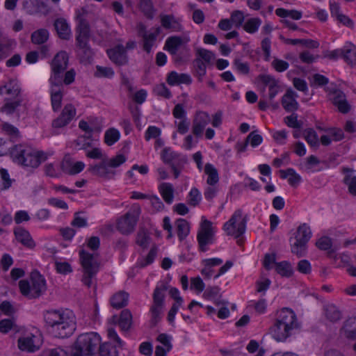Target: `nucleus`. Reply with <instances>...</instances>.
<instances>
[{"label": "nucleus", "mask_w": 356, "mask_h": 356, "mask_svg": "<svg viewBox=\"0 0 356 356\" xmlns=\"http://www.w3.org/2000/svg\"><path fill=\"white\" fill-rule=\"evenodd\" d=\"M44 320L55 337L67 338L76 328L75 316L70 310H48L44 314Z\"/></svg>", "instance_id": "f257e3e1"}, {"label": "nucleus", "mask_w": 356, "mask_h": 356, "mask_svg": "<svg viewBox=\"0 0 356 356\" xmlns=\"http://www.w3.org/2000/svg\"><path fill=\"white\" fill-rule=\"evenodd\" d=\"M299 328L295 313L288 308H283L277 314L274 324L269 328V333L277 341H284Z\"/></svg>", "instance_id": "f03ea898"}, {"label": "nucleus", "mask_w": 356, "mask_h": 356, "mask_svg": "<svg viewBox=\"0 0 356 356\" xmlns=\"http://www.w3.org/2000/svg\"><path fill=\"white\" fill-rule=\"evenodd\" d=\"M77 55L81 63L84 64L90 63L94 52L88 44L90 38V25L86 19L79 18V24L76 29Z\"/></svg>", "instance_id": "7ed1b4c3"}, {"label": "nucleus", "mask_w": 356, "mask_h": 356, "mask_svg": "<svg viewBox=\"0 0 356 356\" xmlns=\"http://www.w3.org/2000/svg\"><path fill=\"white\" fill-rule=\"evenodd\" d=\"M13 160L24 166L37 168L47 159L44 152H36L22 145H15L10 152Z\"/></svg>", "instance_id": "20e7f679"}, {"label": "nucleus", "mask_w": 356, "mask_h": 356, "mask_svg": "<svg viewBox=\"0 0 356 356\" xmlns=\"http://www.w3.org/2000/svg\"><path fill=\"white\" fill-rule=\"evenodd\" d=\"M100 342L101 338L95 332L81 334L74 344L72 356L92 355Z\"/></svg>", "instance_id": "39448f33"}, {"label": "nucleus", "mask_w": 356, "mask_h": 356, "mask_svg": "<svg viewBox=\"0 0 356 356\" xmlns=\"http://www.w3.org/2000/svg\"><path fill=\"white\" fill-rule=\"evenodd\" d=\"M19 287L22 295L30 299L38 298L47 289L44 278L37 271L31 273V282L20 280Z\"/></svg>", "instance_id": "423d86ee"}, {"label": "nucleus", "mask_w": 356, "mask_h": 356, "mask_svg": "<svg viewBox=\"0 0 356 356\" xmlns=\"http://www.w3.org/2000/svg\"><path fill=\"white\" fill-rule=\"evenodd\" d=\"M97 254L89 253L85 250L79 252L80 263L82 267V282L90 287L92 280L97 275L99 269V263L96 257Z\"/></svg>", "instance_id": "0eeeda50"}, {"label": "nucleus", "mask_w": 356, "mask_h": 356, "mask_svg": "<svg viewBox=\"0 0 356 356\" xmlns=\"http://www.w3.org/2000/svg\"><path fill=\"white\" fill-rule=\"evenodd\" d=\"M168 289L167 284L161 283L154 289L153 293V304L150 308V326L155 327L161 318V313L164 305L165 291Z\"/></svg>", "instance_id": "6e6552de"}, {"label": "nucleus", "mask_w": 356, "mask_h": 356, "mask_svg": "<svg viewBox=\"0 0 356 356\" xmlns=\"http://www.w3.org/2000/svg\"><path fill=\"white\" fill-rule=\"evenodd\" d=\"M246 218L243 217L242 211L236 210L230 219L224 224L223 229L229 236L238 238L245 232Z\"/></svg>", "instance_id": "1a4fd4ad"}, {"label": "nucleus", "mask_w": 356, "mask_h": 356, "mask_svg": "<svg viewBox=\"0 0 356 356\" xmlns=\"http://www.w3.org/2000/svg\"><path fill=\"white\" fill-rule=\"evenodd\" d=\"M68 60V55L65 51H59L55 55L51 63V74L49 78L51 84L60 83V76L67 67Z\"/></svg>", "instance_id": "9d476101"}, {"label": "nucleus", "mask_w": 356, "mask_h": 356, "mask_svg": "<svg viewBox=\"0 0 356 356\" xmlns=\"http://www.w3.org/2000/svg\"><path fill=\"white\" fill-rule=\"evenodd\" d=\"M311 236L312 232L309 227L305 223L300 225L297 229L296 241L291 245V252L298 257H302Z\"/></svg>", "instance_id": "9b49d317"}, {"label": "nucleus", "mask_w": 356, "mask_h": 356, "mask_svg": "<svg viewBox=\"0 0 356 356\" xmlns=\"http://www.w3.org/2000/svg\"><path fill=\"white\" fill-rule=\"evenodd\" d=\"M140 209L127 212L117 222V229L123 234H129L135 229L139 218Z\"/></svg>", "instance_id": "f8f14e48"}, {"label": "nucleus", "mask_w": 356, "mask_h": 356, "mask_svg": "<svg viewBox=\"0 0 356 356\" xmlns=\"http://www.w3.org/2000/svg\"><path fill=\"white\" fill-rule=\"evenodd\" d=\"M213 238L214 230L212 227V222L207 219L202 218L197 236L200 250L205 252L207 250L206 246L213 243Z\"/></svg>", "instance_id": "ddd939ff"}, {"label": "nucleus", "mask_w": 356, "mask_h": 356, "mask_svg": "<svg viewBox=\"0 0 356 356\" xmlns=\"http://www.w3.org/2000/svg\"><path fill=\"white\" fill-rule=\"evenodd\" d=\"M210 122L211 118L209 113L204 111H197L193 120V134L197 137H201L205 127Z\"/></svg>", "instance_id": "4468645a"}, {"label": "nucleus", "mask_w": 356, "mask_h": 356, "mask_svg": "<svg viewBox=\"0 0 356 356\" xmlns=\"http://www.w3.org/2000/svg\"><path fill=\"white\" fill-rule=\"evenodd\" d=\"M330 95L332 96L331 99L334 106L342 113H347L350 109V106L348 103L346 95L341 90L339 89H333L330 91Z\"/></svg>", "instance_id": "2eb2a0df"}, {"label": "nucleus", "mask_w": 356, "mask_h": 356, "mask_svg": "<svg viewBox=\"0 0 356 356\" xmlns=\"http://www.w3.org/2000/svg\"><path fill=\"white\" fill-rule=\"evenodd\" d=\"M76 114V110L72 104H67L61 114L55 119L52 122V126L56 128H61L67 124L72 120Z\"/></svg>", "instance_id": "dca6fc26"}, {"label": "nucleus", "mask_w": 356, "mask_h": 356, "mask_svg": "<svg viewBox=\"0 0 356 356\" xmlns=\"http://www.w3.org/2000/svg\"><path fill=\"white\" fill-rule=\"evenodd\" d=\"M109 58L117 65H124L128 63V57L124 47L118 44L113 49L107 50Z\"/></svg>", "instance_id": "f3484780"}, {"label": "nucleus", "mask_w": 356, "mask_h": 356, "mask_svg": "<svg viewBox=\"0 0 356 356\" xmlns=\"http://www.w3.org/2000/svg\"><path fill=\"white\" fill-rule=\"evenodd\" d=\"M18 347L22 350L34 352L39 349V339L33 334L20 337L18 339Z\"/></svg>", "instance_id": "a211bd4d"}, {"label": "nucleus", "mask_w": 356, "mask_h": 356, "mask_svg": "<svg viewBox=\"0 0 356 356\" xmlns=\"http://www.w3.org/2000/svg\"><path fill=\"white\" fill-rule=\"evenodd\" d=\"M296 97H298V95L296 92L291 89L286 90L282 98V105L286 111L291 112L298 108V103L296 101Z\"/></svg>", "instance_id": "6ab92c4d"}, {"label": "nucleus", "mask_w": 356, "mask_h": 356, "mask_svg": "<svg viewBox=\"0 0 356 356\" xmlns=\"http://www.w3.org/2000/svg\"><path fill=\"white\" fill-rule=\"evenodd\" d=\"M16 239L29 248H33L35 243L29 232L22 227H17L14 229Z\"/></svg>", "instance_id": "aec40b11"}, {"label": "nucleus", "mask_w": 356, "mask_h": 356, "mask_svg": "<svg viewBox=\"0 0 356 356\" xmlns=\"http://www.w3.org/2000/svg\"><path fill=\"white\" fill-rule=\"evenodd\" d=\"M54 28L58 37L67 40L70 38L71 31L67 21L64 18H58L54 21Z\"/></svg>", "instance_id": "412c9836"}, {"label": "nucleus", "mask_w": 356, "mask_h": 356, "mask_svg": "<svg viewBox=\"0 0 356 356\" xmlns=\"http://www.w3.org/2000/svg\"><path fill=\"white\" fill-rule=\"evenodd\" d=\"M64 88L51 85V102L52 108L57 111L61 107Z\"/></svg>", "instance_id": "4be33fe9"}, {"label": "nucleus", "mask_w": 356, "mask_h": 356, "mask_svg": "<svg viewBox=\"0 0 356 356\" xmlns=\"http://www.w3.org/2000/svg\"><path fill=\"white\" fill-rule=\"evenodd\" d=\"M161 26L165 29L173 31H181L182 26L177 19L172 15H161Z\"/></svg>", "instance_id": "5701e85b"}, {"label": "nucleus", "mask_w": 356, "mask_h": 356, "mask_svg": "<svg viewBox=\"0 0 356 356\" xmlns=\"http://www.w3.org/2000/svg\"><path fill=\"white\" fill-rule=\"evenodd\" d=\"M129 293L120 291L115 293L111 298V305L115 309H120L128 304Z\"/></svg>", "instance_id": "b1692460"}, {"label": "nucleus", "mask_w": 356, "mask_h": 356, "mask_svg": "<svg viewBox=\"0 0 356 356\" xmlns=\"http://www.w3.org/2000/svg\"><path fill=\"white\" fill-rule=\"evenodd\" d=\"M341 58L348 65H354L356 63V47L353 44L344 46Z\"/></svg>", "instance_id": "393cba45"}, {"label": "nucleus", "mask_w": 356, "mask_h": 356, "mask_svg": "<svg viewBox=\"0 0 356 356\" xmlns=\"http://www.w3.org/2000/svg\"><path fill=\"white\" fill-rule=\"evenodd\" d=\"M159 191L167 204H171L174 199V188L170 183H162L159 186Z\"/></svg>", "instance_id": "a878e982"}, {"label": "nucleus", "mask_w": 356, "mask_h": 356, "mask_svg": "<svg viewBox=\"0 0 356 356\" xmlns=\"http://www.w3.org/2000/svg\"><path fill=\"white\" fill-rule=\"evenodd\" d=\"M324 312L326 318L332 323H336L341 318V312L339 308L332 304L324 307Z\"/></svg>", "instance_id": "bb28decb"}, {"label": "nucleus", "mask_w": 356, "mask_h": 356, "mask_svg": "<svg viewBox=\"0 0 356 356\" xmlns=\"http://www.w3.org/2000/svg\"><path fill=\"white\" fill-rule=\"evenodd\" d=\"M132 324V314L129 309H124L121 312L118 319V325L121 330L127 331L130 329Z\"/></svg>", "instance_id": "cd10ccee"}, {"label": "nucleus", "mask_w": 356, "mask_h": 356, "mask_svg": "<svg viewBox=\"0 0 356 356\" xmlns=\"http://www.w3.org/2000/svg\"><path fill=\"white\" fill-rule=\"evenodd\" d=\"M204 173L208 176L207 183L209 186H214L219 181L217 169L211 163H206Z\"/></svg>", "instance_id": "c85d7f7f"}, {"label": "nucleus", "mask_w": 356, "mask_h": 356, "mask_svg": "<svg viewBox=\"0 0 356 356\" xmlns=\"http://www.w3.org/2000/svg\"><path fill=\"white\" fill-rule=\"evenodd\" d=\"M177 234L180 241H183L189 234L188 222L183 218H179L175 222Z\"/></svg>", "instance_id": "c756f323"}, {"label": "nucleus", "mask_w": 356, "mask_h": 356, "mask_svg": "<svg viewBox=\"0 0 356 356\" xmlns=\"http://www.w3.org/2000/svg\"><path fill=\"white\" fill-rule=\"evenodd\" d=\"M139 8L147 19H152L154 18L156 10L151 0H140Z\"/></svg>", "instance_id": "7c9ffc66"}, {"label": "nucleus", "mask_w": 356, "mask_h": 356, "mask_svg": "<svg viewBox=\"0 0 356 356\" xmlns=\"http://www.w3.org/2000/svg\"><path fill=\"white\" fill-rule=\"evenodd\" d=\"M355 323V318H350L344 322L343 325L341 329V332H343L345 337L348 339H356V328L350 330Z\"/></svg>", "instance_id": "2f4dec72"}, {"label": "nucleus", "mask_w": 356, "mask_h": 356, "mask_svg": "<svg viewBox=\"0 0 356 356\" xmlns=\"http://www.w3.org/2000/svg\"><path fill=\"white\" fill-rule=\"evenodd\" d=\"M49 38V31L45 29H38L31 34V42L37 44H44Z\"/></svg>", "instance_id": "473e14b6"}, {"label": "nucleus", "mask_w": 356, "mask_h": 356, "mask_svg": "<svg viewBox=\"0 0 356 356\" xmlns=\"http://www.w3.org/2000/svg\"><path fill=\"white\" fill-rule=\"evenodd\" d=\"M285 43L293 45L301 44L305 47L311 49H316L319 47L318 42L312 39H287L285 40Z\"/></svg>", "instance_id": "72a5a7b5"}, {"label": "nucleus", "mask_w": 356, "mask_h": 356, "mask_svg": "<svg viewBox=\"0 0 356 356\" xmlns=\"http://www.w3.org/2000/svg\"><path fill=\"white\" fill-rule=\"evenodd\" d=\"M276 272L283 277H289L293 274V268L290 263L281 261L275 263Z\"/></svg>", "instance_id": "f704fd0d"}, {"label": "nucleus", "mask_w": 356, "mask_h": 356, "mask_svg": "<svg viewBox=\"0 0 356 356\" xmlns=\"http://www.w3.org/2000/svg\"><path fill=\"white\" fill-rule=\"evenodd\" d=\"M305 139L312 147L318 146V138L316 132L312 128L306 129L303 132Z\"/></svg>", "instance_id": "c9c22d12"}, {"label": "nucleus", "mask_w": 356, "mask_h": 356, "mask_svg": "<svg viewBox=\"0 0 356 356\" xmlns=\"http://www.w3.org/2000/svg\"><path fill=\"white\" fill-rule=\"evenodd\" d=\"M5 104L1 108V111L8 114H12L15 109L22 104V98H16L15 101H10L9 99H5Z\"/></svg>", "instance_id": "e433bc0d"}, {"label": "nucleus", "mask_w": 356, "mask_h": 356, "mask_svg": "<svg viewBox=\"0 0 356 356\" xmlns=\"http://www.w3.org/2000/svg\"><path fill=\"white\" fill-rule=\"evenodd\" d=\"M179 155L170 150V148H164L162 151L161 158L165 163L170 165L175 164V161L178 159Z\"/></svg>", "instance_id": "4c0bfd02"}, {"label": "nucleus", "mask_w": 356, "mask_h": 356, "mask_svg": "<svg viewBox=\"0 0 356 356\" xmlns=\"http://www.w3.org/2000/svg\"><path fill=\"white\" fill-rule=\"evenodd\" d=\"M150 237L147 229L140 228L137 234L136 243L142 247L146 248L149 244Z\"/></svg>", "instance_id": "58836bf2"}, {"label": "nucleus", "mask_w": 356, "mask_h": 356, "mask_svg": "<svg viewBox=\"0 0 356 356\" xmlns=\"http://www.w3.org/2000/svg\"><path fill=\"white\" fill-rule=\"evenodd\" d=\"M261 24V20L258 17L250 18L243 25L245 31L250 33H254L257 31Z\"/></svg>", "instance_id": "ea45409f"}, {"label": "nucleus", "mask_w": 356, "mask_h": 356, "mask_svg": "<svg viewBox=\"0 0 356 356\" xmlns=\"http://www.w3.org/2000/svg\"><path fill=\"white\" fill-rule=\"evenodd\" d=\"M106 165H108L106 161H102L99 165L90 166L89 170L94 175L106 177L108 173Z\"/></svg>", "instance_id": "a19ab883"}, {"label": "nucleus", "mask_w": 356, "mask_h": 356, "mask_svg": "<svg viewBox=\"0 0 356 356\" xmlns=\"http://www.w3.org/2000/svg\"><path fill=\"white\" fill-rule=\"evenodd\" d=\"M75 75H76V73H75L74 70L71 69V70L67 71L65 73V74H64V73H62V75L60 76H61L60 83H59L58 85L57 84H51V85L58 86L60 88H64L63 84L70 85L74 82Z\"/></svg>", "instance_id": "79ce46f5"}, {"label": "nucleus", "mask_w": 356, "mask_h": 356, "mask_svg": "<svg viewBox=\"0 0 356 356\" xmlns=\"http://www.w3.org/2000/svg\"><path fill=\"white\" fill-rule=\"evenodd\" d=\"M120 138V132L113 128L109 129L105 133L104 142L111 146L117 142Z\"/></svg>", "instance_id": "37998d69"}, {"label": "nucleus", "mask_w": 356, "mask_h": 356, "mask_svg": "<svg viewBox=\"0 0 356 356\" xmlns=\"http://www.w3.org/2000/svg\"><path fill=\"white\" fill-rule=\"evenodd\" d=\"M99 353L100 356H118V351L111 343H99Z\"/></svg>", "instance_id": "c03bdc74"}, {"label": "nucleus", "mask_w": 356, "mask_h": 356, "mask_svg": "<svg viewBox=\"0 0 356 356\" xmlns=\"http://www.w3.org/2000/svg\"><path fill=\"white\" fill-rule=\"evenodd\" d=\"M193 66L199 80L202 81V77L206 74V65L200 58H195L193 61Z\"/></svg>", "instance_id": "a18cd8bd"}, {"label": "nucleus", "mask_w": 356, "mask_h": 356, "mask_svg": "<svg viewBox=\"0 0 356 356\" xmlns=\"http://www.w3.org/2000/svg\"><path fill=\"white\" fill-rule=\"evenodd\" d=\"M343 181L348 187V192L356 196V176L351 174L346 175Z\"/></svg>", "instance_id": "49530a36"}, {"label": "nucleus", "mask_w": 356, "mask_h": 356, "mask_svg": "<svg viewBox=\"0 0 356 356\" xmlns=\"http://www.w3.org/2000/svg\"><path fill=\"white\" fill-rule=\"evenodd\" d=\"M38 356H67V353L60 347L43 350Z\"/></svg>", "instance_id": "de8ad7c7"}, {"label": "nucleus", "mask_w": 356, "mask_h": 356, "mask_svg": "<svg viewBox=\"0 0 356 356\" xmlns=\"http://www.w3.org/2000/svg\"><path fill=\"white\" fill-rule=\"evenodd\" d=\"M245 139L252 147L258 146L263 141L262 136L257 134V130L250 132Z\"/></svg>", "instance_id": "09e8293b"}, {"label": "nucleus", "mask_w": 356, "mask_h": 356, "mask_svg": "<svg viewBox=\"0 0 356 356\" xmlns=\"http://www.w3.org/2000/svg\"><path fill=\"white\" fill-rule=\"evenodd\" d=\"M201 200L200 193L196 188H193L189 194L188 203L193 207L197 206Z\"/></svg>", "instance_id": "8fccbe9b"}, {"label": "nucleus", "mask_w": 356, "mask_h": 356, "mask_svg": "<svg viewBox=\"0 0 356 356\" xmlns=\"http://www.w3.org/2000/svg\"><path fill=\"white\" fill-rule=\"evenodd\" d=\"M285 123L289 127L294 129H300L302 125L301 121L298 120V116L296 114L293 113L289 116L284 118Z\"/></svg>", "instance_id": "3c124183"}, {"label": "nucleus", "mask_w": 356, "mask_h": 356, "mask_svg": "<svg viewBox=\"0 0 356 356\" xmlns=\"http://www.w3.org/2000/svg\"><path fill=\"white\" fill-rule=\"evenodd\" d=\"M90 138L91 135L87 136H81L78 137V138L74 141V143L76 146L79 147V149H86L92 145L90 142L87 141Z\"/></svg>", "instance_id": "603ef678"}, {"label": "nucleus", "mask_w": 356, "mask_h": 356, "mask_svg": "<svg viewBox=\"0 0 356 356\" xmlns=\"http://www.w3.org/2000/svg\"><path fill=\"white\" fill-rule=\"evenodd\" d=\"M114 72L111 67L97 66L96 76L111 78Z\"/></svg>", "instance_id": "864d4df0"}, {"label": "nucleus", "mask_w": 356, "mask_h": 356, "mask_svg": "<svg viewBox=\"0 0 356 356\" xmlns=\"http://www.w3.org/2000/svg\"><path fill=\"white\" fill-rule=\"evenodd\" d=\"M56 270L58 273L66 275L72 271L70 264L66 261L55 263Z\"/></svg>", "instance_id": "5fc2aeb1"}, {"label": "nucleus", "mask_w": 356, "mask_h": 356, "mask_svg": "<svg viewBox=\"0 0 356 356\" xmlns=\"http://www.w3.org/2000/svg\"><path fill=\"white\" fill-rule=\"evenodd\" d=\"M182 40L178 36H172L167 39L165 42V49H178L181 44Z\"/></svg>", "instance_id": "6e6d98bb"}, {"label": "nucleus", "mask_w": 356, "mask_h": 356, "mask_svg": "<svg viewBox=\"0 0 356 356\" xmlns=\"http://www.w3.org/2000/svg\"><path fill=\"white\" fill-rule=\"evenodd\" d=\"M6 89V93L7 95H12L15 98L22 97L20 95L21 90L18 86H13L12 88L8 87V86L4 85L0 87V94L3 95V90Z\"/></svg>", "instance_id": "4d7b16f0"}, {"label": "nucleus", "mask_w": 356, "mask_h": 356, "mask_svg": "<svg viewBox=\"0 0 356 356\" xmlns=\"http://www.w3.org/2000/svg\"><path fill=\"white\" fill-rule=\"evenodd\" d=\"M272 66L277 72H282L286 70L289 65L286 61L275 58L272 62Z\"/></svg>", "instance_id": "13d9d810"}, {"label": "nucleus", "mask_w": 356, "mask_h": 356, "mask_svg": "<svg viewBox=\"0 0 356 356\" xmlns=\"http://www.w3.org/2000/svg\"><path fill=\"white\" fill-rule=\"evenodd\" d=\"M3 130L13 138H18L19 136L18 129L9 123H4L3 124Z\"/></svg>", "instance_id": "bf43d9fd"}, {"label": "nucleus", "mask_w": 356, "mask_h": 356, "mask_svg": "<svg viewBox=\"0 0 356 356\" xmlns=\"http://www.w3.org/2000/svg\"><path fill=\"white\" fill-rule=\"evenodd\" d=\"M79 213V212H76L74 213V218L72 221L71 225L78 228L86 227L88 225L87 219L86 218L81 217Z\"/></svg>", "instance_id": "052dcab7"}, {"label": "nucleus", "mask_w": 356, "mask_h": 356, "mask_svg": "<svg viewBox=\"0 0 356 356\" xmlns=\"http://www.w3.org/2000/svg\"><path fill=\"white\" fill-rule=\"evenodd\" d=\"M233 65L240 73L243 74H248L249 73L250 68L247 63H242L240 59H235Z\"/></svg>", "instance_id": "680f3d73"}, {"label": "nucleus", "mask_w": 356, "mask_h": 356, "mask_svg": "<svg viewBox=\"0 0 356 356\" xmlns=\"http://www.w3.org/2000/svg\"><path fill=\"white\" fill-rule=\"evenodd\" d=\"M316 245L321 250H329L332 246L331 239L327 236L321 237L316 241Z\"/></svg>", "instance_id": "e2e57ef3"}, {"label": "nucleus", "mask_w": 356, "mask_h": 356, "mask_svg": "<svg viewBox=\"0 0 356 356\" xmlns=\"http://www.w3.org/2000/svg\"><path fill=\"white\" fill-rule=\"evenodd\" d=\"M289 178L288 181L293 186H297L301 181V177L293 168H288Z\"/></svg>", "instance_id": "0e129e2a"}, {"label": "nucleus", "mask_w": 356, "mask_h": 356, "mask_svg": "<svg viewBox=\"0 0 356 356\" xmlns=\"http://www.w3.org/2000/svg\"><path fill=\"white\" fill-rule=\"evenodd\" d=\"M126 161V157L123 154H118L111 159L107 163L111 168H117Z\"/></svg>", "instance_id": "69168bd1"}, {"label": "nucleus", "mask_w": 356, "mask_h": 356, "mask_svg": "<svg viewBox=\"0 0 356 356\" xmlns=\"http://www.w3.org/2000/svg\"><path fill=\"white\" fill-rule=\"evenodd\" d=\"M220 292V288L217 286H209L207 288L205 291L203 293L204 298L206 299H213L215 298Z\"/></svg>", "instance_id": "338daca9"}, {"label": "nucleus", "mask_w": 356, "mask_h": 356, "mask_svg": "<svg viewBox=\"0 0 356 356\" xmlns=\"http://www.w3.org/2000/svg\"><path fill=\"white\" fill-rule=\"evenodd\" d=\"M298 270L304 274H309L311 272V265L309 261L306 259L300 260L297 266Z\"/></svg>", "instance_id": "774afa93"}]
</instances>
